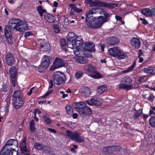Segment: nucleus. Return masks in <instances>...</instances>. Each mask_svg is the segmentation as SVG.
<instances>
[{
    "label": "nucleus",
    "mask_w": 155,
    "mask_h": 155,
    "mask_svg": "<svg viewBox=\"0 0 155 155\" xmlns=\"http://www.w3.org/2000/svg\"><path fill=\"white\" fill-rule=\"evenodd\" d=\"M9 25L12 30H15L20 32H23L29 29V27L25 20L13 18L8 22Z\"/></svg>",
    "instance_id": "nucleus-1"
},
{
    "label": "nucleus",
    "mask_w": 155,
    "mask_h": 155,
    "mask_svg": "<svg viewBox=\"0 0 155 155\" xmlns=\"http://www.w3.org/2000/svg\"><path fill=\"white\" fill-rule=\"evenodd\" d=\"M12 103L14 107L18 109L25 103V98L19 90L15 91L12 95Z\"/></svg>",
    "instance_id": "nucleus-2"
},
{
    "label": "nucleus",
    "mask_w": 155,
    "mask_h": 155,
    "mask_svg": "<svg viewBox=\"0 0 155 155\" xmlns=\"http://www.w3.org/2000/svg\"><path fill=\"white\" fill-rule=\"evenodd\" d=\"M14 145L15 147H17L18 143L17 141L15 140L11 139L6 142L5 144L3 146L1 150L0 153V155H13V151H15L16 154H17L16 150L15 149L11 150L9 149L8 147L9 146Z\"/></svg>",
    "instance_id": "nucleus-3"
},
{
    "label": "nucleus",
    "mask_w": 155,
    "mask_h": 155,
    "mask_svg": "<svg viewBox=\"0 0 155 155\" xmlns=\"http://www.w3.org/2000/svg\"><path fill=\"white\" fill-rule=\"evenodd\" d=\"M86 3L89 6H99L102 7L112 8L116 7L117 5L115 4H109L95 1H85Z\"/></svg>",
    "instance_id": "nucleus-4"
},
{
    "label": "nucleus",
    "mask_w": 155,
    "mask_h": 155,
    "mask_svg": "<svg viewBox=\"0 0 155 155\" xmlns=\"http://www.w3.org/2000/svg\"><path fill=\"white\" fill-rule=\"evenodd\" d=\"M66 132L67 136L72 140L79 143L84 141V137L76 131L73 132L70 130H66Z\"/></svg>",
    "instance_id": "nucleus-5"
},
{
    "label": "nucleus",
    "mask_w": 155,
    "mask_h": 155,
    "mask_svg": "<svg viewBox=\"0 0 155 155\" xmlns=\"http://www.w3.org/2000/svg\"><path fill=\"white\" fill-rule=\"evenodd\" d=\"M109 54L113 57H117L119 59H123L127 57V54L119 48L113 47L110 48Z\"/></svg>",
    "instance_id": "nucleus-6"
},
{
    "label": "nucleus",
    "mask_w": 155,
    "mask_h": 155,
    "mask_svg": "<svg viewBox=\"0 0 155 155\" xmlns=\"http://www.w3.org/2000/svg\"><path fill=\"white\" fill-rule=\"evenodd\" d=\"M53 78L54 84L57 85H63L65 83L64 75L61 72H54L53 76Z\"/></svg>",
    "instance_id": "nucleus-7"
},
{
    "label": "nucleus",
    "mask_w": 155,
    "mask_h": 155,
    "mask_svg": "<svg viewBox=\"0 0 155 155\" xmlns=\"http://www.w3.org/2000/svg\"><path fill=\"white\" fill-rule=\"evenodd\" d=\"M121 82L124 83H120L119 85V88L122 89H126L127 90L133 88L132 84L129 85L132 82V79L129 76H126L121 79Z\"/></svg>",
    "instance_id": "nucleus-8"
},
{
    "label": "nucleus",
    "mask_w": 155,
    "mask_h": 155,
    "mask_svg": "<svg viewBox=\"0 0 155 155\" xmlns=\"http://www.w3.org/2000/svg\"><path fill=\"white\" fill-rule=\"evenodd\" d=\"M50 61L49 57L46 55H44L42 58L41 65L38 68V71L40 72H43L48 67Z\"/></svg>",
    "instance_id": "nucleus-9"
},
{
    "label": "nucleus",
    "mask_w": 155,
    "mask_h": 155,
    "mask_svg": "<svg viewBox=\"0 0 155 155\" xmlns=\"http://www.w3.org/2000/svg\"><path fill=\"white\" fill-rule=\"evenodd\" d=\"M64 65V63L63 60L57 58L55 59L53 65L51 67L50 70L51 71H53L56 68L63 67Z\"/></svg>",
    "instance_id": "nucleus-10"
},
{
    "label": "nucleus",
    "mask_w": 155,
    "mask_h": 155,
    "mask_svg": "<svg viewBox=\"0 0 155 155\" xmlns=\"http://www.w3.org/2000/svg\"><path fill=\"white\" fill-rule=\"evenodd\" d=\"M120 147L118 146H110L104 147L103 151L104 153L106 154L114 153L115 152L119 151L120 149Z\"/></svg>",
    "instance_id": "nucleus-11"
},
{
    "label": "nucleus",
    "mask_w": 155,
    "mask_h": 155,
    "mask_svg": "<svg viewBox=\"0 0 155 155\" xmlns=\"http://www.w3.org/2000/svg\"><path fill=\"white\" fill-rule=\"evenodd\" d=\"M98 9L97 8H92L86 14V18H85L86 22H87L90 21H91L93 20V19L95 18V17H93L91 16V15L95 14L97 12V10Z\"/></svg>",
    "instance_id": "nucleus-12"
},
{
    "label": "nucleus",
    "mask_w": 155,
    "mask_h": 155,
    "mask_svg": "<svg viewBox=\"0 0 155 155\" xmlns=\"http://www.w3.org/2000/svg\"><path fill=\"white\" fill-rule=\"evenodd\" d=\"M68 6L71 8V11H70L69 14L71 15H72L74 14V12L77 13H80L83 11L82 8H79L77 7L75 4H70Z\"/></svg>",
    "instance_id": "nucleus-13"
},
{
    "label": "nucleus",
    "mask_w": 155,
    "mask_h": 155,
    "mask_svg": "<svg viewBox=\"0 0 155 155\" xmlns=\"http://www.w3.org/2000/svg\"><path fill=\"white\" fill-rule=\"evenodd\" d=\"M40 43L41 44L40 49H42L43 51L46 52L50 49V45L46 42L45 40L44 39H40Z\"/></svg>",
    "instance_id": "nucleus-14"
},
{
    "label": "nucleus",
    "mask_w": 155,
    "mask_h": 155,
    "mask_svg": "<svg viewBox=\"0 0 155 155\" xmlns=\"http://www.w3.org/2000/svg\"><path fill=\"white\" fill-rule=\"evenodd\" d=\"M95 45L94 44L90 42H87L84 45V50L85 51L94 52L95 51Z\"/></svg>",
    "instance_id": "nucleus-15"
},
{
    "label": "nucleus",
    "mask_w": 155,
    "mask_h": 155,
    "mask_svg": "<svg viewBox=\"0 0 155 155\" xmlns=\"http://www.w3.org/2000/svg\"><path fill=\"white\" fill-rule=\"evenodd\" d=\"M5 34L7 38L8 43L10 44L12 42V37L11 32L9 30V28L8 26H5Z\"/></svg>",
    "instance_id": "nucleus-16"
},
{
    "label": "nucleus",
    "mask_w": 155,
    "mask_h": 155,
    "mask_svg": "<svg viewBox=\"0 0 155 155\" xmlns=\"http://www.w3.org/2000/svg\"><path fill=\"white\" fill-rule=\"evenodd\" d=\"M5 59L7 64L9 66H11L15 62V58L11 53L7 54L6 55Z\"/></svg>",
    "instance_id": "nucleus-17"
},
{
    "label": "nucleus",
    "mask_w": 155,
    "mask_h": 155,
    "mask_svg": "<svg viewBox=\"0 0 155 155\" xmlns=\"http://www.w3.org/2000/svg\"><path fill=\"white\" fill-rule=\"evenodd\" d=\"M132 46L136 49L139 48L141 45V42L140 40L136 38H132L130 41Z\"/></svg>",
    "instance_id": "nucleus-18"
},
{
    "label": "nucleus",
    "mask_w": 155,
    "mask_h": 155,
    "mask_svg": "<svg viewBox=\"0 0 155 155\" xmlns=\"http://www.w3.org/2000/svg\"><path fill=\"white\" fill-rule=\"evenodd\" d=\"M81 94L84 97H88L91 93L90 89L86 86L82 87L81 89Z\"/></svg>",
    "instance_id": "nucleus-19"
},
{
    "label": "nucleus",
    "mask_w": 155,
    "mask_h": 155,
    "mask_svg": "<svg viewBox=\"0 0 155 155\" xmlns=\"http://www.w3.org/2000/svg\"><path fill=\"white\" fill-rule=\"evenodd\" d=\"M45 20L49 23H54L55 21V17L52 15L47 13L44 15Z\"/></svg>",
    "instance_id": "nucleus-20"
},
{
    "label": "nucleus",
    "mask_w": 155,
    "mask_h": 155,
    "mask_svg": "<svg viewBox=\"0 0 155 155\" xmlns=\"http://www.w3.org/2000/svg\"><path fill=\"white\" fill-rule=\"evenodd\" d=\"M78 111L81 114H88L91 113V109L87 106L79 108L78 110Z\"/></svg>",
    "instance_id": "nucleus-21"
},
{
    "label": "nucleus",
    "mask_w": 155,
    "mask_h": 155,
    "mask_svg": "<svg viewBox=\"0 0 155 155\" xmlns=\"http://www.w3.org/2000/svg\"><path fill=\"white\" fill-rule=\"evenodd\" d=\"M94 19H93V20H92L90 21H89V22H87V25L88 27L94 29L98 28L101 27L97 21L94 22Z\"/></svg>",
    "instance_id": "nucleus-22"
},
{
    "label": "nucleus",
    "mask_w": 155,
    "mask_h": 155,
    "mask_svg": "<svg viewBox=\"0 0 155 155\" xmlns=\"http://www.w3.org/2000/svg\"><path fill=\"white\" fill-rule=\"evenodd\" d=\"M143 72L148 75L154 74L155 73V67H149L145 68L143 70Z\"/></svg>",
    "instance_id": "nucleus-23"
},
{
    "label": "nucleus",
    "mask_w": 155,
    "mask_h": 155,
    "mask_svg": "<svg viewBox=\"0 0 155 155\" xmlns=\"http://www.w3.org/2000/svg\"><path fill=\"white\" fill-rule=\"evenodd\" d=\"M141 12L143 14L147 17H153V13L152 11V8L151 9L149 8L142 9L141 10Z\"/></svg>",
    "instance_id": "nucleus-24"
},
{
    "label": "nucleus",
    "mask_w": 155,
    "mask_h": 155,
    "mask_svg": "<svg viewBox=\"0 0 155 155\" xmlns=\"http://www.w3.org/2000/svg\"><path fill=\"white\" fill-rule=\"evenodd\" d=\"M119 42V39L116 38L112 37L107 41V44L110 45H114Z\"/></svg>",
    "instance_id": "nucleus-25"
},
{
    "label": "nucleus",
    "mask_w": 155,
    "mask_h": 155,
    "mask_svg": "<svg viewBox=\"0 0 155 155\" xmlns=\"http://www.w3.org/2000/svg\"><path fill=\"white\" fill-rule=\"evenodd\" d=\"M67 46L68 48L73 49V51L75 55H78V54L76 53L78 52V51L77 52L76 51L77 49L76 48H75L74 43H73V40L72 41H71L70 40L68 41H67Z\"/></svg>",
    "instance_id": "nucleus-26"
},
{
    "label": "nucleus",
    "mask_w": 155,
    "mask_h": 155,
    "mask_svg": "<svg viewBox=\"0 0 155 155\" xmlns=\"http://www.w3.org/2000/svg\"><path fill=\"white\" fill-rule=\"evenodd\" d=\"M85 70L88 72L92 73L95 70V67L91 64L85 65L84 67Z\"/></svg>",
    "instance_id": "nucleus-27"
},
{
    "label": "nucleus",
    "mask_w": 155,
    "mask_h": 155,
    "mask_svg": "<svg viewBox=\"0 0 155 155\" xmlns=\"http://www.w3.org/2000/svg\"><path fill=\"white\" fill-rule=\"evenodd\" d=\"M76 61L81 64H85L87 63L88 60L85 57L78 56L76 59Z\"/></svg>",
    "instance_id": "nucleus-28"
},
{
    "label": "nucleus",
    "mask_w": 155,
    "mask_h": 155,
    "mask_svg": "<svg viewBox=\"0 0 155 155\" xmlns=\"http://www.w3.org/2000/svg\"><path fill=\"white\" fill-rule=\"evenodd\" d=\"M90 101L92 104L98 106L100 105L102 102L100 99L96 97L92 98L90 100Z\"/></svg>",
    "instance_id": "nucleus-29"
},
{
    "label": "nucleus",
    "mask_w": 155,
    "mask_h": 155,
    "mask_svg": "<svg viewBox=\"0 0 155 155\" xmlns=\"http://www.w3.org/2000/svg\"><path fill=\"white\" fill-rule=\"evenodd\" d=\"M92 73V74H89V75L94 78L98 79L102 77V75L95 70Z\"/></svg>",
    "instance_id": "nucleus-30"
},
{
    "label": "nucleus",
    "mask_w": 155,
    "mask_h": 155,
    "mask_svg": "<svg viewBox=\"0 0 155 155\" xmlns=\"http://www.w3.org/2000/svg\"><path fill=\"white\" fill-rule=\"evenodd\" d=\"M9 72L11 77L17 76V72L16 69L15 67H12L10 69Z\"/></svg>",
    "instance_id": "nucleus-31"
},
{
    "label": "nucleus",
    "mask_w": 155,
    "mask_h": 155,
    "mask_svg": "<svg viewBox=\"0 0 155 155\" xmlns=\"http://www.w3.org/2000/svg\"><path fill=\"white\" fill-rule=\"evenodd\" d=\"M136 65V61L134 62L132 65L125 70L122 71V72L124 73H127L132 71L135 67Z\"/></svg>",
    "instance_id": "nucleus-32"
},
{
    "label": "nucleus",
    "mask_w": 155,
    "mask_h": 155,
    "mask_svg": "<svg viewBox=\"0 0 155 155\" xmlns=\"http://www.w3.org/2000/svg\"><path fill=\"white\" fill-rule=\"evenodd\" d=\"M97 22L102 27L104 23L107 22L106 21L107 19L104 20V16H99L97 17Z\"/></svg>",
    "instance_id": "nucleus-33"
},
{
    "label": "nucleus",
    "mask_w": 155,
    "mask_h": 155,
    "mask_svg": "<svg viewBox=\"0 0 155 155\" xmlns=\"http://www.w3.org/2000/svg\"><path fill=\"white\" fill-rule=\"evenodd\" d=\"M135 112L133 116V117L136 119L140 117L142 113V109L140 108L138 110H135Z\"/></svg>",
    "instance_id": "nucleus-34"
},
{
    "label": "nucleus",
    "mask_w": 155,
    "mask_h": 155,
    "mask_svg": "<svg viewBox=\"0 0 155 155\" xmlns=\"http://www.w3.org/2000/svg\"><path fill=\"white\" fill-rule=\"evenodd\" d=\"M34 147L35 149L39 150H41L46 147V148L47 147L45 145L43 144H41L38 143H36L35 144Z\"/></svg>",
    "instance_id": "nucleus-35"
},
{
    "label": "nucleus",
    "mask_w": 155,
    "mask_h": 155,
    "mask_svg": "<svg viewBox=\"0 0 155 155\" xmlns=\"http://www.w3.org/2000/svg\"><path fill=\"white\" fill-rule=\"evenodd\" d=\"M107 89V87L104 85L101 86L98 88V93L99 94L104 93Z\"/></svg>",
    "instance_id": "nucleus-36"
},
{
    "label": "nucleus",
    "mask_w": 155,
    "mask_h": 155,
    "mask_svg": "<svg viewBox=\"0 0 155 155\" xmlns=\"http://www.w3.org/2000/svg\"><path fill=\"white\" fill-rule=\"evenodd\" d=\"M65 108L68 114L71 115L72 114L73 110L71 107L68 105H67L66 106Z\"/></svg>",
    "instance_id": "nucleus-37"
},
{
    "label": "nucleus",
    "mask_w": 155,
    "mask_h": 155,
    "mask_svg": "<svg viewBox=\"0 0 155 155\" xmlns=\"http://www.w3.org/2000/svg\"><path fill=\"white\" fill-rule=\"evenodd\" d=\"M103 12V13L104 15V20L107 19V20L106 21V22H107L109 19L111 15V14L107 12V11L102 10Z\"/></svg>",
    "instance_id": "nucleus-38"
},
{
    "label": "nucleus",
    "mask_w": 155,
    "mask_h": 155,
    "mask_svg": "<svg viewBox=\"0 0 155 155\" xmlns=\"http://www.w3.org/2000/svg\"><path fill=\"white\" fill-rule=\"evenodd\" d=\"M37 9L41 16H42L43 13L46 12V10L41 5L38 6Z\"/></svg>",
    "instance_id": "nucleus-39"
},
{
    "label": "nucleus",
    "mask_w": 155,
    "mask_h": 155,
    "mask_svg": "<svg viewBox=\"0 0 155 155\" xmlns=\"http://www.w3.org/2000/svg\"><path fill=\"white\" fill-rule=\"evenodd\" d=\"M19 147L21 148V150H23L24 149L25 150H26V149H27L26 144V140L25 138H24L22 142L21 143Z\"/></svg>",
    "instance_id": "nucleus-40"
},
{
    "label": "nucleus",
    "mask_w": 155,
    "mask_h": 155,
    "mask_svg": "<svg viewBox=\"0 0 155 155\" xmlns=\"http://www.w3.org/2000/svg\"><path fill=\"white\" fill-rule=\"evenodd\" d=\"M149 124L151 127L155 128V117H152L150 119Z\"/></svg>",
    "instance_id": "nucleus-41"
},
{
    "label": "nucleus",
    "mask_w": 155,
    "mask_h": 155,
    "mask_svg": "<svg viewBox=\"0 0 155 155\" xmlns=\"http://www.w3.org/2000/svg\"><path fill=\"white\" fill-rule=\"evenodd\" d=\"M60 45L61 47L64 49H65L66 47V40L63 39H62L60 40Z\"/></svg>",
    "instance_id": "nucleus-42"
},
{
    "label": "nucleus",
    "mask_w": 155,
    "mask_h": 155,
    "mask_svg": "<svg viewBox=\"0 0 155 155\" xmlns=\"http://www.w3.org/2000/svg\"><path fill=\"white\" fill-rule=\"evenodd\" d=\"M12 83L13 87H15L16 85L17 84V76L15 77H11Z\"/></svg>",
    "instance_id": "nucleus-43"
},
{
    "label": "nucleus",
    "mask_w": 155,
    "mask_h": 155,
    "mask_svg": "<svg viewBox=\"0 0 155 155\" xmlns=\"http://www.w3.org/2000/svg\"><path fill=\"white\" fill-rule=\"evenodd\" d=\"M9 87L8 85L7 84H4L2 85V87L1 88V90L4 92H6L8 91Z\"/></svg>",
    "instance_id": "nucleus-44"
},
{
    "label": "nucleus",
    "mask_w": 155,
    "mask_h": 155,
    "mask_svg": "<svg viewBox=\"0 0 155 155\" xmlns=\"http://www.w3.org/2000/svg\"><path fill=\"white\" fill-rule=\"evenodd\" d=\"M42 117L44 120L46 124H50L51 123L50 119L46 116L44 115Z\"/></svg>",
    "instance_id": "nucleus-45"
},
{
    "label": "nucleus",
    "mask_w": 155,
    "mask_h": 155,
    "mask_svg": "<svg viewBox=\"0 0 155 155\" xmlns=\"http://www.w3.org/2000/svg\"><path fill=\"white\" fill-rule=\"evenodd\" d=\"M34 121L33 120H32L30 123V128L32 132H33L35 130Z\"/></svg>",
    "instance_id": "nucleus-46"
},
{
    "label": "nucleus",
    "mask_w": 155,
    "mask_h": 155,
    "mask_svg": "<svg viewBox=\"0 0 155 155\" xmlns=\"http://www.w3.org/2000/svg\"><path fill=\"white\" fill-rule=\"evenodd\" d=\"M82 41H77L75 40H73V43H74V45H75V48H76L77 50L78 49V47H79L82 44Z\"/></svg>",
    "instance_id": "nucleus-47"
},
{
    "label": "nucleus",
    "mask_w": 155,
    "mask_h": 155,
    "mask_svg": "<svg viewBox=\"0 0 155 155\" xmlns=\"http://www.w3.org/2000/svg\"><path fill=\"white\" fill-rule=\"evenodd\" d=\"M145 76H143L139 77L138 79V81L140 83H142L143 82L145 81Z\"/></svg>",
    "instance_id": "nucleus-48"
},
{
    "label": "nucleus",
    "mask_w": 155,
    "mask_h": 155,
    "mask_svg": "<svg viewBox=\"0 0 155 155\" xmlns=\"http://www.w3.org/2000/svg\"><path fill=\"white\" fill-rule=\"evenodd\" d=\"M82 75V73L81 72L79 71L76 73L75 75V77L77 78H79L81 77Z\"/></svg>",
    "instance_id": "nucleus-49"
},
{
    "label": "nucleus",
    "mask_w": 155,
    "mask_h": 155,
    "mask_svg": "<svg viewBox=\"0 0 155 155\" xmlns=\"http://www.w3.org/2000/svg\"><path fill=\"white\" fill-rule=\"evenodd\" d=\"M53 30L56 33H58L60 31L59 27L56 25L54 26Z\"/></svg>",
    "instance_id": "nucleus-50"
},
{
    "label": "nucleus",
    "mask_w": 155,
    "mask_h": 155,
    "mask_svg": "<svg viewBox=\"0 0 155 155\" xmlns=\"http://www.w3.org/2000/svg\"><path fill=\"white\" fill-rule=\"evenodd\" d=\"M21 152L23 155H29V153L28 152L27 149H26V150H21Z\"/></svg>",
    "instance_id": "nucleus-51"
},
{
    "label": "nucleus",
    "mask_w": 155,
    "mask_h": 155,
    "mask_svg": "<svg viewBox=\"0 0 155 155\" xmlns=\"http://www.w3.org/2000/svg\"><path fill=\"white\" fill-rule=\"evenodd\" d=\"M154 97L152 94H150L149 96L147 98V99L149 101H153Z\"/></svg>",
    "instance_id": "nucleus-52"
},
{
    "label": "nucleus",
    "mask_w": 155,
    "mask_h": 155,
    "mask_svg": "<svg viewBox=\"0 0 155 155\" xmlns=\"http://www.w3.org/2000/svg\"><path fill=\"white\" fill-rule=\"evenodd\" d=\"M149 117V114H142V117L143 118L144 120V121H146L147 119Z\"/></svg>",
    "instance_id": "nucleus-53"
},
{
    "label": "nucleus",
    "mask_w": 155,
    "mask_h": 155,
    "mask_svg": "<svg viewBox=\"0 0 155 155\" xmlns=\"http://www.w3.org/2000/svg\"><path fill=\"white\" fill-rule=\"evenodd\" d=\"M73 147L71 148V150L72 152H75V149H77L78 148V146L77 145L74 144L73 145Z\"/></svg>",
    "instance_id": "nucleus-54"
},
{
    "label": "nucleus",
    "mask_w": 155,
    "mask_h": 155,
    "mask_svg": "<svg viewBox=\"0 0 155 155\" xmlns=\"http://www.w3.org/2000/svg\"><path fill=\"white\" fill-rule=\"evenodd\" d=\"M52 92V91L51 90L48 91L43 96H42V97H46L49 95Z\"/></svg>",
    "instance_id": "nucleus-55"
},
{
    "label": "nucleus",
    "mask_w": 155,
    "mask_h": 155,
    "mask_svg": "<svg viewBox=\"0 0 155 155\" xmlns=\"http://www.w3.org/2000/svg\"><path fill=\"white\" fill-rule=\"evenodd\" d=\"M52 92V91L51 90L48 91L43 96H42V97H46L49 95Z\"/></svg>",
    "instance_id": "nucleus-56"
},
{
    "label": "nucleus",
    "mask_w": 155,
    "mask_h": 155,
    "mask_svg": "<svg viewBox=\"0 0 155 155\" xmlns=\"http://www.w3.org/2000/svg\"><path fill=\"white\" fill-rule=\"evenodd\" d=\"M74 40L76 41H82L83 40L82 38H81V36H78L76 37Z\"/></svg>",
    "instance_id": "nucleus-57"
},
{
    "label": "nucleus",
    "mask_w": 155,
    "mask_h": 155,
    "mask_svg": "<svg viewBox=\"0 0 155 155\" xmlns=\"http://www.w3.org/2000/svg\"><path fill=\"white\" fill-rule=\"evenodd\" d=\"M84 104L83 102H80L76 103V104L77 105V107H74V108L76 109H78L79 107L80 106H82Z\"/></svg>",
    "instance_id": "nucleus-58"
},
{
    "label": "nucleus",
    "mask_w": 155,
    "mask_h": 155,
    "mask_svg": "<svg viewBox=\"0 0 155 155\" xmlns=\"http://www.w3.org/2000/svg\"><path fill=\"white\" fill-rule=\"evenodd\" d=\"M140 19L143 21V23L144 25H147L148 23V22L145 19L140 18Z\"/></svg>",
    "instance_id": "nucleus-59"
},
{
    "label": "nucleus",
    "mask_w": 155,
    "mask_h": 155,
    "mask_svg": "<svg viewBox=\"0 0 155 155\" xmlns=\"http://www.w3.org/2000/svg\"><path fill=\"white\" fill-rule=\"evenodd\" d=\"M31 34H32V33L31 32H30V31L27 32H26V33H25V35H24L25 37L26 38H27L30 35H31Z\"/></svg>",
    "instance_id": "nucleus-60"
},
{
    "label": "nucleus",
    "mask_w": 155,
    "mask_h": 155,
    "mask_svg": "<svg viewBox=\"0 0 155 155\" xmlns=\"http://www.w3.org/2000/svg\"><path fill=\"white\" fill-rule=\"evenodd\" d=\"M34 113L35 114H40L41 113V112L38 109H35L34 110Z\"/></svg>",
    "instance_id": "nucleus-61"
},
{
    "label": "nucleus",
    "mask_w": 155,
    "mask_h": 155,
    "mask_svg": "<svg viewBox=\"0 0 155 155\" xmlns=\"http://www.w3.org/2000/svg\"><path fill=\"white\" fill-rule=\"evenodd\" d=\"M48 130L52 133H56V130L54 129H51V128H48Z\"/></svg>",
    "instance_id": "nucleus-62"
},
{
    "label": "nucleus",
    "mask_w": 155,
    "mask_h": 155,
    "mask_svg": "<svg viewBox=\"0 0 155 155\" xmlns=\"http://www.w3.org/2000/svg\"><path fill=\"white\" fill-rule=\"evenodd\" d=\"M115 18L117 20H119L120 21H121V20H122V18L120 16L116 15L115 16Z\"/></svg>",
    "instance_id": "nucleus-63"
},
{
    "label": "nucleus",
    "mask_w": 155,
    "mask_h": 155,
    "mask_svg": "<svg viewBox=\"0 0 155 155\" xmlns=\"http://www.w3.org/2000/svg\"><path fill=\"white\" fill-rule=\"evenodd\" d=\"M49 84H50V86H49V89H50L52 87L53 85V82H52V81H51V80L50 81V82H49Z\"/></svg>",
    "instance_id": "nucleus-64"
}]
</instances>
